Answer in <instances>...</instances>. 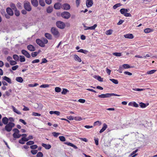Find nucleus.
<instances>
[{
    "label": "nucleus",
    "mask_w": 157,
    "mask_h": 157,
    "mask_svg": "<svg viewBox=\"0 0 157 157\" xmlns=\"http://www.w3.org/2000/svg\"><path fill=\"white\" fill-rule=\"evenodd\" d=\"M15 126V124L12 122H9L8 124H6L4 128L2 129L3 131L6 130L8 132L11 131L12 128Z\"/></svg>",
    "instance_id": "1"
},
{
    "label": "nucleus",
    "mask_w": 157,
    "mask_h": 157,
    "mask_svg": "<svg viewBox=\"0 0 157 157\" xmlns=\"http://www.w3.org/2000/svg\"><path fill=\"white\" fill-rule=\"evenodd\" d=\"M51 33L56 38H59L60 35L58 29L55 27H52L51 29Z\"/></svg>",
    "instance_id": "2"
},
{
    "label": "nucleus",
    "mask_w": 157,
    "mask_h": 157,
    "mask_svg": "<svg viewBox=\"0 0 157 157\" xmlns=\"http://www.w3.org/2000/svg\"><path fill=\"white\" fill-rule=\"evenodd\" d=\"M112 96H119L120 95L114 93H106L105 94H101L99 95L98 96L99 98H109Z\"/></svg>",
    "instance_id": "3"
},
{
    "label": "nucleus",
    "mask_w": 157,
    "mask_h": 157,
    "mask_svg": "<svg viewBox=\"0 0 157 157\" xmlns=\"http://www.w3.org/2000/svg\"><path fill=\"white\" fill-rule=\"evenodd\" d=\"M24 6L25 9L28 11H30L32 10V7L28 1L24 3Z\"/></svg>",
    "instance_id": "4"
},
{
    "label": "nucleus",
    "mask_w": 157,
    "mask_h": 157,
    "mask_svg": "<svg viewBox=\"0 0 157 157\" xmlns=\"http://www.w3.org/2000/svg\"><path fill=\"white\" fill-rule=\"evenodd\" d=\"M56 25V26L58 28L61 29H63L65 26V23L63 22L60 21H57Z\"/></svg>",
    "instance_id": "5"
},
{
    "label": "nucleus",
    "mask_w": 157,
    "mask_h": 157,
    "mask_svg": "<svg viewBox=\"0 0 157 157\" xmlns=\"http://www.w3.org/2000/svg\"><path fill=\"white\" fill-rule=\"evenodd\" d=\"M61 17L64 18L68 19L71 16L70 13L67 12H64L61 14Z\"/></svg>",
    "instance_id": "6"
},
{
    "label": "nucleus",
    "mask_w": 157,
    "mask_h": 157,
    "mask_svg": "<svg viewBox=\"0 0 157 157\" xmlns=\"http://www.w3.org/2000/svg\"><path fill=\"white\" fill-rule=\"evenodd\" d=\"M36 43L41 47H44L45 46L44 43H43V41L39 39H37L36 40Z\"/></svg>",
    "instance_id": "7"
},
{
    "label": "nucleus",
    "mask_w": 157,
    "mask_h": 157,
    "mask_svg": "<svg viewBox=\"0 0 157 157\" xmlns=\"http://www.w3.org/2000/svg\"><path fill=\"white\" fill-rule=\"evenodd\" d=\"M62 8L65 10H68L70 9V6L67 3H64L62 6Z\"/></svg>",
    "instance_id": "8"
},
{
    "label": "nucleus",
    "mask_w": 157,
    "mask_h": 157,
    "mask_svg": "<svg viewBox=\"0 0 157 157\" xmlns=\"http://www.w3.org/2000/svg\"><path fill=\"white\" fill-rule=\"evenodd\" d=\"M22 53L26 57L29 58L31 56L29 53L26 51L25 50H21Z\"/></svg>",
    "instance_id": "9"
},
{
    "label": "nucleus",
    "mask_w": 157,
    "mask_h": 157,
    "mask_svg": "<svg viewBox=\"0 0 157 157\" xmlns=\"http://www.w3.org/2000/svg\"><path fill=\"white\" fill-rule=\"evenodd\" d=\"M6 11L7 14L10 16H12L13 14V12L12 9L10 7H7L6 8Z\"/></svg>",
    "instance_id": "10"
},
{
    "label": "nucleus",
    "mask_w": 157,
    "mask_h": 157,
    "mask_svg": "<svg viewBox=\"0 0 157 157\" xmlns=\"http://www.w3.org/2000/svg\"><path fill=\"white\" fill-rule=\"evenodd\" d=\"M86 6L88 7H89L92 6L93 4V2L92 0H86Z\"/></svg>",
    "instance_id": "11"
},
{
    "label": "nucleus",
    "mask_w": 157,
    "mask_h": 157,
    "mask_svg": "<svg viewBox=\"0 0 157 157\" xmlns=\"http://www.w3.org/2000/svg\"><path fill=\"white\" fill-rule=\"evenodd\" d=\"M129 11V9L122 8L120 10V11L121 14H123L124 15V14Z\"/></svg>",
    "instance_id": "12"
},
{
    "label": "nucleus",
    "mask_w": 157,
    "mask_h": 157,
    "mask_svg": "<svg viewBox=\"0 0 157 157\" xmlns=\"http://www.w3.org/2000/svg\"><path fill=\"white\" fill-rule=\"evenodd\" d=\"M74 59L75 61L79 62H81L82 61L81 58L76 54L74 55Z\"/></svg>",
    "instance_id": "13"
},
{
    "label": "nucleus",
    "mask_w": 157,
    "mask_h": 157,
    "mask_svg": "<svg viewBox=\"0 0 157 157\" xmlns=\"http://www.w3.org/2000/svg\"><path fill=\"white\" fill-rule=\"evenodd\" d=\"M31 2L33 6L36 7L38 5V2L37 0H31Z\"/></svg>",
    "instance_id": "14"
},
{
    "label": "nucleus",
    "mask_w": 157,
    "mask_h": 157,
    "mask_svg": "<svg viewBox=\"0 0 157 157\" xmlns=\"http://www.w3.org/2000/svg\"><path fill=\"white\" fill-rule=\"evenodd\" d=\"M27 49L30 51H34L35 50V47L32 45H29L27 46Z\"/></svg>",
    "instance_id": "15"
},
{
    "label": "nucleus",
    "mask_w": 157,
    "mask_h": 157,
    "mask_svg": "<svg viewBox=\"0 0 157 157\" xmlns=\"http://www.w3.org/2000/svg\"><path fill=\"white\" fill-rule=\"evenodd\" d=\"M97 26V24H94V25L93 26L90 27H87V26H86V28L85 29V30H88V29H90V30H94V29Z\"/></svg>",
    "instance_id": "16"
},
{
    "label": "nucleus",
    "mask_w": 157,
    "mask_h": 157,
    "mask_svg": "<svg viewBox=\"0 0 157 157\" xmlns=\"http://www.w3.org/2000/svg\"><path fill=\"white\" fill-rule=\"evenodd\" d=\"M124 36L125 38H129L130 39H132L134 37L133 35L131 33H128L124 35Z\"/></svg>",
    "instance_id": "17"
},
{
    "label": "nucleus",
    "mask_w": 157,
    "mask_h": 157,
    "mask_svg": "<svg viewBox=\"0 0 157 157\" xmlns=\"http://www.w3.org/2000/svg\"><path fill=\"white\" fill-rule=\"evenodd\" d=\"M2 78L3 80L6 81L9 83L11 84L12 83L11 79L9 77H8L6 76H5L3 77Z\"/></svg>",
    "instance_id": "18"
},
{
    "label": "nucleus",
    "mask_w": 157,
    "mask_h": 157,
    "mask_svg": "<svg viewBox=\"0 0 157 157\" xmlns=\"http://www.w3.org/2000/svg\"><path fill=\"white\" fill-rule=\"evenodd\" d=\"M8 119L6 117H4L2 119V122L5 125L8 124Z\"/></svg>",
    "instance_id": "19"
},
{
    "label": "nucleus",
    "mask_w": 157,
    "mask_h": 157,
    "mask_svg": "<svg viewBox=\"0 0 157 157\" xmlns=\"http://www.w3.org/2000/svg\"><path fill=\"white\" fill-rule=\"evenodd\" d=\"M42 146L46 149H49L51 147V145L50 144H47L44 143L42 144Z\"/></svg>",
    "instance_id": "20"
},
{
    "label": "nucleus",
    "mask_w": 157,
    "mask_h": 157,
    "mask_svg": "<svg viewBox=\"0 0 157 157\" xmlns=\"http://www.w3.org/2000/svg\"><path fill=\"white\" fill-rule=\"evenodd\" d=\"M107 126L105 124H103V127L102 128L100 131V132L101 133L103 132L107 128Z\"/></svg>",
    "instance_id": "21"
},
{
    "label": "nucleus",
    "mask_w": 157,
    "mask_h": 157,
    "mask_svg": "<svg viewBox=\"0 0 157 157\" xmlns=\"http://www.w3.org/2000/svg\"><path fill=\"white\" fill-rule=\"evenodd\" d=\"M45 36L48 40H51L52 38V35L48 33H46L44 34Z\"/></svg>",
    "instance_id": "22"
},
{
    "label": "nucleus",
    "mask_w": 157,
    "mask_h": 157,
    "mask_svg": "<svg viewBox=\"0 0 157 157\" xmlns=\"http://www.w3.org/2000/svg\"><path fill=\"white\" fill-rule=\"evenodd\" d=\"M64 144H67L68 146L73 147L75 148H77V147L75 145L73 144H72L71 143L69 142H65L64 143Z\"/></svg>",
    "instance_id": "23"
},
{
    "label": "nucleus",
    "mask_w": 157,
    "mask_h": 157,
    "mask_svg": "<svg viewBox=\"0 0 157 157\" xmlns=\"http://www.w3.org/2000/svg\"><path fill=\"white\" fill-rule=\"evenodd\" d=\"M61 6V4L59 3H55L54 6L55 9H59Z\"/></svg>",
    "instance_id": "24"
},
{
    "label": "nucleus",
    "mask_w": 157,
    "mask_h": 157,
    "mask_svg": "<svg viewBox=\"0 0 157 157\" xmlns=\"http://www.w3.org/2000/svg\"><path fill=\"white\" fill-rule=\"evenodd\" d=\"M12 108L13 109V111L16 113L18 114H21V113L20 112L18 111V110L14 106H12Z\"/></svg>",
    "instance_id": "25"
},
{
    "label": "nucleus",
    "mask_w": 157,
    "mask_h": 157,
    "mask_svg": "<svg viewBox=\"0 0 157 157\" xmlns=\"http://www.w3.org/2000/svg\"><path fill=\"white\" fill-rule=\"evenodd\" d=\"M94 78L100 82H102L103 81V78H101L99 76L95 75Z\"/></svg>",
    "instance_id": "26"
},
{
    "label": "nucleus",
    "mask_w": 157,
    "mask_h": 157,
    "mask_svg": "<svg viewBox=\"0 0 157 157\" xmlns=\"http://www.w3.org/2000/svg\"><path fill=\"white\" fill-rule=\"evenodd\" d=\"M21 136V135L19 133H13V136L15 138H19Z\"/></svg>",
    "instance_id": "27"
},
{
    "label": "nucleus",
    "mask_w": 157,
    "mask_h": 157,
    "mask_svg": "<svg viewBox=\"0 0 157 157\" xmlns=\"http://www.w3.org/2000/svg\"><path fill=\"white\" fill-rule=\"evenodd\" d=\"M16 80L18 82L21 83L23 81V79L22 77H17L16 78Z\"/></svg>",
    "instance_id": "28"
},
{
    "label": "nucleus",
    "mask_w": 157,
    "mask_h": 157,
    "mask_svg": "<svg viewBox=\"0 0 157 157\" xmlns=\"http://www.w3.org/2000/svg\"><path fill=\"white\" fill-rule=\"evenodd\" d=\"M78 52H81L85 54H87L88 52L86 50H83V49H80L77 51Z\"/></svg>",
    "instance_id": "29"
},
{
    "label": "nucleus",
    "mask_w": 157,
    "mask_h": 157,
    "mask_svg": "<svg viewBox=\"0 0 157 157\" xmlns=\"http://www.w3.org/2000/svg\"><path fill=\"white\" fill-rule=\"evenodd\" d=\"M138 149L135 150V151H133L132 153H131L130 154L131 156H132V157H135V156L137 155V154H135L137 151Z\"/></svg>",
    "instance_id": "30"
},
{
    "label": "nucleus",
    "mask_w": 157,
    "mask_h": 157,
    "mask_svg": "<svg viewBox=\"0 0 157 157\" xmlns=\"http://www.w3.org/2000/svg\"><path fill=\"white\" fill-rule=\"evenodd\" d=\"M13 58L16 61H17L19 60V56L16 54L13 55Z\"/></svg>",
    "instance_id": "31"
},
{
    "label": "nucleus",
    "mask_w": 157,
    "mask_h": 157,
    "mask_svg": "<svg viewBox=\"0 0 157 157\" xmlns=\"http://www.w3.org/2000/svg\"><path fill=\"white\" fill-rule=\"evenodd\" d=\"M122 66L124 69H128L132 67H130L128 64H124L122 65Z\"/></svg>",
    "instance_id": "32"
},
{
    "label": "nucleus",
    "mask_w": 157,
    "mask_h": 157,
    "mask_svg": "<svg viewBox=\"0 0 157 157\" xmlns=\"http://www.w3.org/2000/svg\"><path fill=\"white\" fill-rule=\"evenodd\" d=\"M122 5L120 3H118L116 4H115L113 7V8L114 9H115L117 8V7H119L121 6Z\"/></svg>",
    "instance_id": "33"
},
{
    "label": "nucleus",
    "mask_w": 157,
    "mask_h": 157,
    "mask_svg": "<svg viewBox=\"0 0 157 157\" xmlns=\"http://www.w3.org/2000/svg\"><path fill=\"white\" fill-rule=\"evenodd\" d=\"M39 3L40 5L42 6H44L45 5V3L44 0H39Z\"/></svg>",
    "instance_id": "34"
},
{
    "label": "nucleus",
    "mask_w": 157,
    "mask_h": 157,
    "mask_svg": "<svg viewBox=\"0 0 157 157\" xmlns=\"http://www.w3.org/2000/svg\"><path fill=\"white\" fill-rule=\"evenodd\" d=\"M110 80L112 81L114 83L117 84L118 83V81L117 80L113 78V79H110Z\"/></svg>",
    "instance_id": "35"
},
{
    "label": "nucleus",
    "mask_w": 157,
    "mask_h": 157,
    "mask_svg": "<svg viewBox=\"0 0 157 157\" xmlns=\"http://www.w3.org/2000/svg\"><path fill=\"white\" fill-rule=\"evenodd\" d=\"M10 7H11L12 9H13V10H17V8L15 5L13 3H11L10 5Z\"/></svg>",
    "instance_id": "36"
},
{
    "label": "nucleus",
    "mask_w": 157,
    "mask_h": 157,
    "mask_svg": "<svg viewBox=\"0 0 157 157\" xmlns=\"http://www.w3.org/2000/svg\"><path fill=\"white\" fill-rule=\"evenodd\" d=\"M101 124V122L99 121L95 122L94 123V126H95L97 125H100Z\"/></svg>",
    "instance_id": "37"
},
{
    "label": "nucleus",
    "mask_w": 157,
    "mask_h": 157,
    "mask_svg": "<svg viewBox=\"0 0 157 157\" xmlns=\"http://www.w3.org/2000/svg\"><path fill=\"white\" fill-rule=\"evenodd\" d=\"M12 92V90L11 89H9L8 91H6L5 92L6 95L7 96H9L10 94V93Z\"/></svg>",
    "instance_id": "38"
},
{
    "label": "nucleus",
    "mask_w": 157,
    "mask_h": 157,
    "mask_svg": "<svg viewBox=\"0 0 157 157\" xmlns=\"http://www.w3.org/2000/svg\"><path fill=\"white\" fill-rule=\"evenodd\" d=\"M112 30L111 29L108 30L105 32V34L107 35H110L112 34Z\"/></svg>",
    "instance_id": "39"
},
{
    "label": "nucleus",
    "mask_w": 157,
    "mask_h": 157,
    "mask_svg": "<svg viewBox=\"0 0 157 157\" xmlns=\"http://www.w3.org/2000/svg\"><path fill=\"white\" fill-rule=\"evenodd\" d=\"M124 68L123 67L121 66H119V69L117 70V71H118L120 73H121L122 72V71L124 70Z\"/></svg>",
    "instance_id": "40"
},
{
    "label": "nucleus",
    "mask_w": 157,
    "mask_h": 157,
    "mask_svg": "<svg viewBox=\"0 0 157 157\" xmlns=\"http://www.w3.org/2000/svg\"><path fill=\"white\" fill-rule=\"evenodd\" d=\"M156 71L155 70H152L150 71H148L147 72V74H151L154 73Z\"/></svg>",
    "instance_id": "41"
},
{
    "label": "nucleus",
    "mask_w": 157,
    "mask_h": 157,
    "mask_svg": "<svg viewBox=\"0 0 157 157\" xmlns=\"http://www.w3.org/2000/svg\"><path fill=\"white\" fill-rule=\"evenodd\" d=\"M69 91L66 89L63 88V91L61 93L63 94H66L67 92H68Z\"/></svg>",
    "instance_id": "42"
},
{
    "label": "nucleus",
    "mask_w": 157,
    "mask_h": 157,
    "mask_svg": "<svg viewBox=\"0 0 157 157\" xmlns=\"http://www.w3.org/2000/svg\"><path fill=\"white\" fill-rule=\"evenodd\" d=\"M59 138L60 140L62 142H64L66 140L64 136H59Z\"/></svg>",
    "instance_id": "43"
},
{
    "label": "nucleus",
    "mask_w": 157,
    "mask_h": 157,
    "mask_svg": "<svg viewBox=\"0 0 157 157\" xmlns=\"http://www.w3.org/2000/svg\"><path fill=\"white\" fill-rule=\"evenodd\" d=\"M20 61L21 62H24L25 61V57L22 56H20Z\"/></svg>",
    "instance_id": "44"
},
{
    "label": "nucleus",
    "mask_w": 157,
    "mask_h": 157,
    "mask_svg": "<svg viewBox=\"0 0 157 157\" xmlns=\"http://www.w3.org/2000/svg\"><path fill=\"white\" fill-rule=\"evenodd\" d=\"M52 135L55 137H57L60 134V133L58 132H53L52 133Z\"/></svg>",
    "instance_id": "45"
},
{
    "label": "nucleus",
    "mask_w": 157,
    "mask_h": 157,
    "mask_svg": "<svg viewBox=\"0 0 157 157\" xmlns=\"http://www.w3.org/2000/svg\"><path fill=\"white\" fill-rule=\"evenodd\" d=\"M74 119L76 121H80L82 120V118L81 117H75Z\"/></svg>",
    "instance_id": "46"
},
{
    "label": "nucleus",
    "mask_w": 157,
    "mask_h": 157,
    "mask_svg": "<svg viewBox=\"0 0 157 157\" xmlns=\"http://www.w3.org/2000/svg\"><path fill=\"white\" fill-rule=\"evenodd\" d=\"M37 157H43V154L42 152H38L36 155Z\"/></svg>",
    "instance_id": "47"
},
{
    "label": "nucleus",
    "mask_w": 157,
    "mask_h": 157,
    "mask_svg": "<svg viewBox=\"0 0 157 157\" xmlns=\"http://www.w3.org/2000/svg\"><path fill=\"white\" fill-rule=\"evenodd\" d=\"M10 65L13 66L17 64V63L16 61L12 60L11 61H10Z\"/></svg>",
    "instance_id": "48"
},
{
    "label": "nucleus",
    "mask_w": 157,
    "mask_h": 157,
    "mask_svg": "<svg viewBox=\"0 0 157 157\" xmlns=\"http://www.w3.org/2000/svg\"><path fill=\"white\" fill-rule=\"evenodd\" d=\"M140 105L141 108H144L146 107V104L143 102H140Z\"/></svg>",
    "instance_id": "49"
},
{
    "label": "nucleus",
    "mask_w": 157,
    "mask_h": 157,
    "mask_svg": "<svg viewBox=\"0 0 157 157\" xmlns=\"http://www.w3.org/2000/svg\"><path fill=\"white\" fill-rule=\"evenodd\" d=\"M14 11L15 15L17 16H19L20 14V12L17 10H15Z\"/></svg>",
    "instance_id": "50"
},
{
    "label": "nucleus",
    "mask_w": 157,
    "mask_h": 157,
    "mask_svg": "<svg viewBox=\"0 0 157 157\" xmlns=\"http://www.w3.org/2000/svg\"><path fill=\"white\" fill-rule=\"evenodd\" d=\"M55 91L57 93L60 92L61 91V89L59 87H56L55 88Z\"/></svg>",
    "instance_id": "51"
},
{
    "label": "nucleus",
    "mask_w": 157,
    "mask_h": 157,
    "mask_svg": "<svg viewBox=\"0 0 157 157\" xmlns=\"http://www.w3.org/2000/svg\"><path fill=\"white\" fill-rule=\"evenodd\" d=\"M34 143V142L33 141H29L27 142L26 143V144L27 145H32Z\"/></svg>",
    "instance_id": "52"
},
{
    "label": "nucleus",
    "mask_w": 157,
    "mask_h": 157,
    "mask_svg": "<svg viewBox=\"0 0 157 157\" xmlns=\"http://www.w3.org/2000/svg\"><path fill=\"white\" fill-rule=\"evenodd\" d=\"M151 29L150 28L146 29L144 30V32L146 33H148L151 32Z\"/></svg>",
    "instance_id": "53"
},
{
    "label": "nucleus",
    "mask_w": 157,
    "mask_h": 157,
    "mask_svg": "<svg viewBox=\"0 0 157 157\" xmlns=\"http://www.w3.org/2000/svg\"><path fill=\"white\" fill-rule=\"evenodd\" d=\"M30 148L32 149H35L38 147V146L36 145H33L30 146Z\"/></svg>",
    "instance_id": "54"
},
{
    "label": "nucleus",
    "mask_w": 157,
    "mask_h": 157,
    "mask_svg": "<svg viewBox=\"0 0 157 157\" xmlns=\"http://www.w3.org/2000/svg\"><path fill=\"white\" fill-rule=\"evenodd\" d=\"M38 84L37 83H35L34 84H28V86L30 87H34L38 85Z\"/></svg>",
    "instance_id": "55"
},
{
    "label": "nucleus",
    "mask_w": 157,
    "mask_h": 157,
    "mask_svg": "<svg viewBox=\"0 0 157 157\" xmlns=\"http://www.w3.org/2000/svg\"><path fill=\"white\" fill-rule=\"evenodd\" d=\"M38 54V53H37V52H33L31 53V56L33 57L36 56Z\"/></svg>",
    "instance_id": "56"
},
{
    "label": "nucleus",
    "mask_w": 157,
    "mask_h": 157,
    "mask_svg": "<svg viewBox=\"0 0 157 157\" xmlns=\"http://www.w3.org/2000/svg\"><path fill=\"white\" fill-rule=\"evenodd\" d=\"M113 55L115 56H121V53L115 52L113 53Z\"/></svg>",
    "instance_id": "57"
},
{
    "label": "nucleus",
    "mask_w": 157,
    "mask_h": 157,
    "mask_svg": "<svg viewBox=\"0 0 157 157\" xmlns=\"http://www.w3.org/2000/svg\"><path fill=\"white\" fill-rule=\"evenodd\" d=\"M52 11V9L49 7L47 9V11L48 13H51Z\"/></svg>",
    "instance_id": "58"
},
{
    "label": "nucleus",
    "mask_w": 157,
    "mask_h": 157,
    "mask_svg": "<svg viewBox=\"0 0 157 157\" xmlns=\"http://www.w3.org/2000/svg\"><path fill=\"white\" fill-rule=\"evenodd\" d=\"M49 87V85L48 84H43L41 85L40 87L41 88H46L48 87Z\"/></svg>",
    "instance_id": "59"
},
{
    "label": "nucleus",
    "mask_w": 157,
    "mask_h": 157,
    "mask_svg": "<svg viewBox=\"0 0 157 157\" xmlns=\"http://www.w3.org/2000/svg\"><path fill=\"white\" fill-rule=\"evenodd\" d=\"M13 131L14 132V133H19L20 132L19 130L16 128H14Z\"/></svg>",
    "instance_id": "60"
},
{
    "label": "nucleus",
    "mask_w": 157,
    "mask_h": 157,
    "mask_svg": "<svg viewBox=\"0 0 157 157\" xmlns=\"http://www.w3.org/2000/svg\"><path fill=\"white\" fill-rule=\"evenodd\" d=\"M13 131L14 132V133H19L20 132L19 130L16 128H14Z\"/></svg>",
    "instance_id": "61"
},
{
    "label": "nucleus",
    "mask_w": 157,
    "mask_h": 157,
    "mask_svg": "<svg viewBox=\"0 0 157 157\" xmlns=\"http://www.w3.org/2000/svg\"><path fill=\"white\" fill-rule=\"evenodd\" d=\"M32 115L36 116H40V114L38 113H35V112H33L32 114Z\"/></svg>",
    "instance_id": "62"
},
{
    "label": "nucleus",
    "mask_w": 157,
    "mask_h": 157,
    "mask_svg": "<svg viewBox=\"0 0 157 157\" xmlns=\"http://www.w3.org/2000/svg\"><path fill=\"white\" fill-rule=\"evenodd\" d=\"M80 2V0H76V4L77 7H78L79 5Z\"/></svg>",
    "instance_id": "63"
},
{
    "label": "nucleus",
    "mask_w": 157,
    "mask_h": 157,
    "mask_svg": "<svg viewBox=\"0 0 157 157\" xmlns=\"http://www.w3.org/2000/svg\"><path fill=\"white\" fill-rule=\"evenodd\" d=\"M37 150H31V153L33 154V155H35L36 154L37 152Z\"/></svg>",
    "instance_id": "64"
}]
</instances>
